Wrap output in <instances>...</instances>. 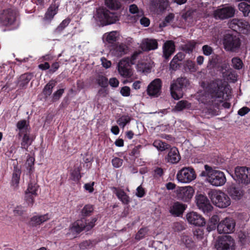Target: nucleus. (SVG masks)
Listing matches in <instances>:
<instances>
[{
    "label": "nucleus",
    "instance_id": "nucleus-1",
    "mask_svg": "<svg viewBox=\"0 0 250 250\" xmlns=\"http://www.w3.org/2000/svg\"><path fill=\"white\" fill-rule=\"evenodd\" d=\"M227 88L221 80L211 81L207 85L205 93L200 97L201 102L208 105H213L216 99H223L224 94L227 93Z\"/></svg>",
    "mask_w": 250,
    "mask_h": 250
},
{
    "label": "nucleus",
    "instance_id": "nucleus-2",
    "mask_svg": "<svg viewBox=\"0 0 250 250\" xmlns=\"http://www.w3.org/2000/svg\"><path fill=\"white\" fill-rule=\"evenodd\" d=\"M189 85V80L185 77L178 78L173 81L170 85V91L172 97L175 100L182 98L184 90Z\"/></svg>",
    "mask_w": 250,
    "mask_h": 250
},
{
    "label": "nucleus",
    "instance_id": "nucleus-3",
    "mask_svg": "<svg viewBox=\"0 0 250 250\" xmlns=\"http://www.w3.org/2000/svg\"><path fill=\"white\" fill-rule=\"evenodd\" d=\"M208 194L212 203L218 208H226L231 204L229 196L221 190H211Z\"/></svg>",
    "mask_w": 250,
    "mask_h": 250
},
{
    "label": "nucleus",
    "instance_id": "nucleus-4",
    "mask_svg": "<svg viewBox=\"0 0 250 250\" xmlns=\"http://www.w3.org/2000/svg\"><path fill=\"white\" fill-rule=\"evenodd\" d=\"M97 218L94 217L90 220H84L81 218L74 222L70 226V230L73 233L79 234L85 230L88 231L91 230L95 225Z\"/></svg>",
    "mask_w": 250,
    "mask_h": 250
},
{
    "label": "nucleus",
    "instance_id": "nucleus-5",
    "mask_svg": "<svg viewBox=\"0 0 250 250\" xmlns=\"http://www.w3.org/2000/svg\"><path fill=\"white\" fill-rule=\"evenodd\" d=\"M97 18L101 24L106 25L115 23L119 20V16L116 12H111L105 8L97 10Z\"/></svg>",
    "mask_w": 250,
    "mask_h": 250
},
{
    "label": "nucleus",
    "instance_id": "nucleus-6",
    "mask_svg": "<svg viewBox=\"0 0 250 250\" xmlns=\"http://www.w3.org/2000/svg\"><path fill=\"white\" fill-rule=\"evenodd\" d=\"M223 44L226 51L237 52L240 48L241 42L238 36L226 34L224 37Z\"/></svg>",
    "mask_w": 250,
    "mask_h": 250
},
{
    "label": "nucleus",
    "instance_id": "nucleus-7",
    "mask_svg": "<svg viewBox=\"0 0 250 250\" xmlns=\"http://www.w3.org/2000/svg\"><path fill=\"white\" fill-rule=\"evenodd\" d=\"M234 179L239 184L248 185L250 184V167L237 166L234 169Z\"/></svg>",
    "mask_w": 250,
    "mask_h": 250
},
{
    "label": "nucleus",
    "instance_id": "nucleus-8",
    "mask_svg": "<svg viewBox=\"0 0 250 250\" xmlns=\"http://www.w3.org/2000/svg\"><path fill=\"white\" fill-rule=\"evenodd\" d=\"M229 26L237 33L248 34L250 32V25L245 20L233 19L229 22Z\"/></svg>",
    "mask_w": 250,
    "mask_h": 250
},
{
    "label": "nucleus",
    "instance_id": "nucleus-9",
    "mask_svg": "<svg viewBox=\"0 0 250 250\" xmlns=\"http://www.w3.org/2000/svg\"><path fill=\"white\" fill-rule=\"evenodd\" d=\"M176 177L179 182L188 183L196 178V174L193 168L184 167L178 172Z\"/></svg>",
    "mask_w": 250,
    "mask_h": 250
},
{
    "label": "nucleus",
    "instance_id": "nucleus-10",
    "mask_svg": "<svg viewBox=\"0 0 250 250\" xmlns=\"http://www.w3.org/2000/svg\"><path fill=\"white\" fill-rule=\"evenodd\" d=\"M17 15V11L13 8L3 10L0 14V23L3 26L13 24L16 21Z\"/></svg>",
    "mask_w": 250,
    "mask_h": 250
},
{
    "label": "nucleus",
    "instance_id": "nucleus-11",
    "mask_svg": "<svg viewBox=\"0 0 250 250\" xmlns=\"http://www.w3.org/2000/svg\"><path fill=\"white\" fill-rule=\"evenodd\" d=\"M196 203L198 208L208 216L210 215V213L213 209V207L210 203L208 197L203 194L197 195L195 197Z\"/></svg>",
    "mask_w": 250,
    "mask_h": 250
},
{
    "label": "nucleus",
    "instance_id": "nucleus-12",
    "mask_svg": "<svg viewBox=\"0 0 250 250\" xmlns=\"http://www.w3.org/2000/svg\"><path fill=\"white\" fill-rule=\"evenodd\" d=\"M215 247L217 250H235V242L230 236H223L219 238Z\"/></svg>",
    "mask_w": 250,
    "mask_h": 250
},
{
    "label": "nucleus",
    "instance_id": "nucleus-13",
    "mask_svg": "<svg viewBox=\"0 0 250 250\" xmlns=\"http://www.w3.org/2000/svg\"><path fill=\"white\" fill-rule=\"evenodd\" d=\"M235 226V221L227 217L219 223L217 225V230L219 233H230L234 230Z\"/></svg>",
    "mask_w": 250,
    "mask_h": 250
},
{
    "label": "nucleus",
    "instance_id": "nucleus-14",
    "mask_svg": "<svg viewBox=\"0 0 250 250\" xmlns=\"http://www.w3.org/2000/svg\"><path fill=\"white\" fill-rule=\"evenodd\" d=\"M194 193V188L190 186L179 187L176 189L177 199L185 202H188Z\"/></svg>",
    "mask_w": 250,
    "mask_h": 250
},
{
    "label": "nucleus",
    "instance_id": "nucleus-15",
    "mask_svg": "<svg viewBox=\"0 0 250 250\" xmlns=\"http://www.w3.org/2000/svg\"><path fill=\"white\" fill-rule=\"evenodd\" d=\"M208 181L213 186H221L225 184L226 178L223 172L213 169Z\"/></svg>",
    "mask_w": 250,
    "mask_h": 250
},
{
    "label": "nucleus",
    "instance_id": "nucleus-16",
    "mask_svg": "<svg viewBox=\"0 0 250 250\" xmlns=\"http://www.w3.org/2000/svg\"><path fill=\"white\" fill-rule=\"evenodd\" d=\"M131 64L128 59H122L118 64V70L119 74L124 78H130L132 75Z\"/></svg>",
    "mask_w": 250,
    "mask_h": 250
},
{
    "label": "nucleus",
    "instance_id": "nucleus-17",
    "mask_svg": "<svg viewBox=\"0 0 250 250\" xmlns=\"http://www.w3.org/2000/svg\"><path fill=\"white\" fill-rule=\"evenodd\" d=\"M235 9L231 6H226L218 8L214 12V17L216 19L224 20L233 17Z\"/></svg>",
    "mask_w": 250,
    "mask_h": 250
},
{
    "label": "nucleus",
    "instance_id": "nucleus-18",
    "mask_svg": "<svg viewBox=\"0 0 250 250\" xmlns=\"http://www.w3.org/2000/svg\"><path fill=\"white\" fill-rule=\"evenodd\" d=\"M167 150H168V153L165 156V161L171 164H177L181 158L178 149L175 146H170Z\"/></svg>",
    "mask_w": 250,
    "mask_h": 250
},
{
    "label": "nucleus",
    "instance_id": "nucleus-19",
    "mask_svg": "<svg viewBox=\"0 0 250 250\" xmlns=\"http://www.w3.org/2000/svg\"><path fill=\"white\" fill-rule=\"evenodd\" d=\"M162 81L160 79H156L148 85L147 94L151 96L158 97L160 94Z\"/></svg>",
    "mask_w": 250,
    "mask_h": 250
},
{
    "label": "nucleus",
    "instance_id": "nucleus-20",
    "mask_svg": "<svg viewBox=\"0 0 250 250\" xmlns=\"http://www.w3.org/2000/svg\"><path fill=\"white\" fill-rule=\"evenodd\" d=\"M128 50V46L123 43H115L111 45L110 49L111 55L118 58L121 57L126 54Z\"/></svg>",
    "mask_w": 250,
    "mask_h": 250
},
{
    "label": "nucleus",
    "instance_id": "nucleus-21",
    "mask_svg": "<svg viewBox=\"0 0 250 250\" xmlns=\"http://www.w3.org/2000/svg\"><path fill=\"white\" fill-rule=\"evenodd\" d=\"M188 221L195 226H203L206 224L204 217L196 212H190L187 214Z\"/></svg>",
    "mask_w": 250,
    "mask_h": 250
},
{
    "label": "nucleus",
    "instance_id": "nucleus-22",
    "mask_svg": "<svg viewBox=\"0 0 250 250\" xmlns=\"http://www.w3.org/2000/svg\"><path fill=\"white\" fill-rule=\"evenodd\" d=\"M59 6V3L52 2L45 13L43 21L47 23H50L55 15L58 13Z\"/></svg>",
    "mask_w": 250,
    "mask_h": 250
},
{
    "label": "nucleus",
    "instance_id": "nucleus-23",
    "mask_svg": "<svg viewBox=\"0 0 250 250\" xmlns=\"http://www.w3.org/2000/svg\"><path fill=\"white\" fill-rule=\"evenodd\" d=\"M175 51V45L172 40L166 41L163 46V57L168 60Z\"/></svg>",
    "mask_w": 250,
    "mask_h": 250
},
{
    "label": "nucleus",
    "instance_id": "nucleus-24",
    "mask_svg": "<svg viewBox=\"0 0 250 250\" xmlns=\"http://www.w3.org/2000/svg\"><path fill=\"white\" fill-rule=\"evenodd\" d=\"M110 189L123 204H129L130 202V198L123 189L115 187H111Z\"/></svg>",
    "mask_w": 250,
    "mask_h": 250
},
{
    "label": "nucleus",
    "instance_id": "nucleus-25",
    "mask_svg": "<svg viewBox=\"0 0 250 250\" xmlns=\"http://www.w3.org/2000/svg\"><path fill=\"white\" fill-rule=\"evenodd\" d=\"M186 55L183 52H178L174 56L169 64V68L173 71L179 69L182 64V62Z\"/></svg>",
    "mask_w": 250,
    "mask_h": 250
},
{
    "label": "nucleus",
    "instance_id": "nucleus-26",
    "mask_svg": "<svg viewBox=\"0 0 250 250\" xmlns=\"http://www.w3.org/2000/svg\"><path fill=\"white\" fill-rule=\"evenodd\" d=\"M21 173V168L18 167L17 164L14 165L12 179L10 182L11 187L14 189H17L19 186Z\"/></svg>",
    "mask_w": 250,
    "mask_h": 250
},
{
    "label": "nucleus",
    "instance_id": "nucleus-27",
    "mask_svg": "<svg viewBox=\"0 0 250 250\" xmlns=\"http://www.w3.org/2000/svg\"><path fill=\"white\" fill-rule=\"evenodd\" d=\"M187 208V205L179 202H176L170 207L169 212L174 216H180L183 215Z\"/></svg>",
    "mask_w": 250,
    "mask_h": 250
},
{
    "label": "nucleus",
    "instance_id": "nucleus-28",
    "mask_svg": "<svg viewBox=\"0 0 250 250\" xmlns=\"http://www.w3.org/2000/svg\"><path fill=\"white\" fill-rule=\"evenodd\" d=\"M50 219V215L46 213L41 215H35L31 218L29 225L32 227H37Z\"/></svg>",
    "mask_w": 250,
    "mask_h": 250
},
{
    "label": "nucleus",
    "instance_id": "nucleus-29",
    "mask_svg": "<svg viewBox=\"0 0 250 250\" xmlns=\"http://www.w3.org/2000/svg\"><path fill=\"white\" fill-rule=\"evenodd\" d=\"M33 77V75L30 73H25L22 74L18 79L17 85L20 89L26 88L28 83Z\"/></svg>",
    "mask_w": 250,
    "mask_h": 250
},
{
    "label": "nucleus",
    "instance_id": "nucleus-30",
    "mask_svg": "<svg viewBox=\"0 0 250 250\" xmlns=\"http://www.w3.org/2000/svg\"><path fill=\"white\" fill-rule=\"evenodd\" d=\"M228 192L233 199L239 200L243 195L240 188L235 185L232 184L228 188Z\"/></svg>",
    "mask_w": 250,
    "mask_h": 250
},
{
    "label": "nucleus",
    "instance_id": "nucleus-31",
    "mask_svg": "<svg viewBox=\"0 0 250 250\" xmlns=\"http://www.w3.org/2000/svg\"><path fill=\"white\" fill-rule=\"evenodd\" d=\"M220 220L219 216L218 215H213L209 219L207 226V230L210 232L217 229V225Z\"/></svg>",
    "mask_w": 250,
    "mask_h": 250
},
{
    "label": "nucleus",
    "instance_id": "nucleus-32",
    "mask_svg": "<svg viewBox=\"0 0 250 250\" xmlns=\"http://www.w3.org/2000/svg\"><path fill=\"white\" fill-rule=\"evenodd\" d=\"M94 208L93 205L91 204L85 205L81 211V218H84V220H90L91 218L88 219L87 217L91 216L94 211ZM94 217H92L93 218Z\"/></svg>",
    "mask_w": 250,
    "mask_h": 250
},
{
    "label": "nucleus",
    "instance_id": "nucleus-33",
    "mask_svg": "<svg viewBox=\"0 0 250 250\" xmlns=\"http://www.w3.org/2000/svg\"><path fill=\"white\" fill-rule=\"evenodd\" d=\"M21 140V148L28 151V147L32 144L33 140L30 137V134L27 132L23 133Z\"/></svg>",
    "mask_w": 250,
    "mask_h": 250
},
{
    "label": "nucleus",
    "instance_id": "nucleus-34",
    "mask_svg": "<svg viewBox=\"0 0 250 250\" xmlns=\"http://www.w3.org/2000/svg\"><path fill=\"white\" fill-rule=\"evenodd\" d=\"M16 126L20 131L18 136L20 138L22 136L23 133L27 132L29 125L25 120H21L18 122Z\"/></svg>",
    "mask_w": 250,
    "mask_h": 250
},
{
    "label": "nucleus",
    "instance_id": "nucleus-35",
    "mask_svg": "<svg viewBox=\"0 0 250 250\" xmlns=\"http://www.w3.org/2000/svg\"><path fill=\"white\" fill-rule=\"evenodd\" d=\"M152 145L160 151H164L168 149L170 147V145L163 142L160 140H156L153 143Z\"/></svg>",
    "mask_w": 250,
    "mask_h": 250
},
{
    "label": "nucleus",
    "instance_id": "nucleus-36",
    "mask_svg": "<svg viewBox=\"0 0 250 250\" xmlns=\"http://www.w3.org/2000/svg\"><path fill=\"white\" fill-rule=\"evenodd\" d=\"M191 106V103L188 101L186 100H181L176 104L174 109L177 111H181L184 109H189Z\"/></svg>",
    "mask_w": 250,
    "mask_h": 250
},
{
    "label": "nucleus",
    "instance_id": "nucleus-37",
    "mask_svg": "<svg viewBox=\"0 0 250 250\" xmlns=\"http://www.w3.org/2000/svg\"><path fill=\"white\" fill-rule=\"evenodd\" d=\"M129 11L131 14H136L134 16V20L135 21H138L139 18L144 15V12L142 10H139L138 6L135 4H131L129 7Z\"/></svg>",
    "mask_w": 250,
    "mask_h": 250
},
{
    "label": "nucleus",
    "instance_id": "nucleus-38",
    "mask_svg": "<svg viewBox=\"0 0 250 250\" xmlns=\"http://www.w3.org/2000/svg\"><path fill=\"white\" fill-rule=\"evenodd\" d=\"M81 170L82 167L80 166L74 167L71 172V176L72 180L76 182L80 181L83 175V173H81Z\"/></svg>",
    "mask_w": 250,
    "mask_h": 250
},
{
    "label": "nucleus",
    "instance_id": "nucleus-39",
    "mask_svg": "<svg viewBox=\"0 0 250 250\" xmlns=\"http://www.w3.org/2000/svg\"><path fill=\"white\" fill-rule=\"evenodd\" d=\"M55 86V82L53 80L50 81L44 87L42 93L45 97L47 98L52 92L53 88Z\"/></svg>",
    "mask_w": 250,
    "mask_h": 250
},
{
    "label": "nucleus",
    "instance_id": "nucleus-40",
    "mask_svg": "<svg viewBox=\"0 0 250 250\" xmlns=\"http://www.w3.org/2000/svg\"><path fill=\"white\" fill-rule=\"evenodd\" d=\"M39 188V186L36 182L30 180L28 183L27 188L25 191L32 193L35 196H38L37 191Z\"/></svg>",
    "mask_w": 250,
    "mask_h": 250
},
{
    "label": "nucleus",
    "instance_id": "nucleus-41",
    "mask_svg": "<svg viewBox=\"0 0 250 250\" xmlns=\"http://www.w3.org/2000/svg\"><path fill=\"white\" fill-rule=\"evenodd\" d=\"M105 3L107 7L112 10H118L121 7L119 0H105Z\"/></svg>",
    "mask_w": 250,
    "mask_h": 250
},
{
    "label": "nucleus",
    "instance_id": "nucleus-42",
    "mask_svg": "<svg viewBox=\"0 0 250 250\" xmlns=\"http://www.w3.org/2000/svg\"><path fill=\"white\" fill-rule=\"evenodd\" d=\"M71 21V19L69 17H67L63 20L55 29V32L57 34L61 33L64 29V28L68 25Z\"/></svg>",
    "mask_w": 250,
    "mask_h": 250
},
{
    "label": "nucleus",
    "instance_id": "nucleus-43",
    "mask_svg": "<svg viewBox=\"0 0 250 250\" xmlns=\"http://www.w3.org/2000/svg\"><path fill=\"white\" fill-rule=\"evenodd\" d=\"M181 240L186 247L189 249H191L195 247V243L190 236L184 235L182 236Z\"/></svg>",
    "mask_w": 250,
    "mask_h": 250
},
{
    "label": "nucleus",
    "instance_id": "nucleus-44",
    "mask_svg": "<svg viewBox=\"0 0 250 250\" xmlns=\"http://www.w3.org/2000/svg\"><path fill=\"white\" fill-rule=\"evenodd\" d=\"M146 50H154L158 48V42L155 40H149L144 44Z\"/></svg>",
    "mask_w": 250,
    "mask_h": 250
},
{
    "label": "nucleus",
    "instance_id": "nucleus-45",
    "mask_svg": "<svg viewBox=\"0 0 250 250\" xmlns=\"http://www.w3.org/2000/svg\"><path fill=\"white\" fill-rule=\"evenodd\" d=\"M97 83L103 88H106L108 86V79L102 75H98L96 79Z\"/></svg>",
    "mask_w": 250,
    "mask_h": 250
},
{
    "label": "nucleus",
    "instance_id": "nucleus-46",
    "mask_svg": "<svg viewBox=\"0 0 250 250\" xmlns=\"http://www.w3.org/2000/svg\"><path fill=\"white\" fill-rule=\"evenodd\" d=\"M239 9L241 11L244 16H248L250 12V5L245 2H242L238 5Z\"/></svg>",
    "mask_w": 250,
    "mask_h": 250
},
{
    "label": "nucleus",
    "instance_id": "nucleus-47",
    "mask_svg": "<svg viewBox=\"0 0 250 250\" xmlns=\"http://www.w3.org/2000/svg\"><path fill=\"white\" fill-rule=\"evenodd\" d=\"M131 121V118L128 115H122L117 121V124L122 128L128 124Z\"/></svg>",
    "mask_w": 250,
    "mask_h": 250
},
{
    "label": "nucleus",
    "instance_id": "nucleus-48",
    "mask_svg": "<svg viewBox=\"0 0 250 250\" xmlns=\"http://www.w3.org/2000/svg\"><path fill=\"white\" fill-rule=\"evenodd\" d=\"M154 5L158 7L160 11L166 10L168 6L167 0H155Z\"/></svg>",
    "mask_w": 250,
    "mask_h": 250
},
{
    "label": "nucleus",
    "instance_id": "nucleus-49",
    "mask_svg": "<svg viewBox=\"0 0 250 250\" xmlns=\"http://www.w3.org/2000/svg\"><path fill=\"white\" fill-rule=\"evenodd\" d=\"M117 32L116 31L110 32L107 35L106 41L109 44L113 45L115 42L118 40V37L116 36Z\"/></svg>",
    "mask_w": 250,
    "mask_h": 250
},
{
    "label": "nucleus",
    "instance_id": "nucleus-50",
    "mask_svg": "<svg viewBox=\"0 0 250 250\" xmlns=\"http://www.w3.org/2000/svg\"><path fill=\"white\" fill-rule=\"evenodd\" d=\"M32 193L25 191L24 199L29 206L32 207L34 203V198L36 197Z\"/></svg>",
    "mask_w": 250,
    "mask_h": 250
},
{
    "label": "nucleus",
    "instance_id": "nucleus-51",
    "mask_svg": "<svg viewBox=\"0 0 250 250\" xmlns=\"http://www.w3.org/2000/svg\"><path fill=\"white\" fill-rule=\"evenodd\" d=\"M196 43L194 42H190L187 44L184 45L182 49L187 53H191L193 49L195 48Z\"/></svg>",
    "mask_w": 250,
    "mask_h": 250
},
{
    "label": "nucleus",
    "instance_id": "nucleus-52",
    "mask_svg": "<svg viewBox=\"0 0 250 250\" xmlns=\"http://www.w3.org/2000/svg\"><path fill=\"white\" fill-rule=\"evenodd\" d=\"M233 67L237 70L241 69L243 66L242 61L238 57H234L231 60Z\"/></svg>",
    "mask_w": 250,
    "mask_h": 250
},
{
    "label": "nucleus",
    "instance_id": "nucleus-53",
    "mask_svg": "<svg viewBox=\"0 0 250 250\" xmlns=\"http://www.w3.org/2000/svg\"><path fill=\"white\" fill-rule=\"evenodd\" d=\"M147 233L146 228H141L135 235V239L140 240L143 239Z\"/></svg>",
    "mask_w": 250,
    "mask_h": 250
},
{
    "label": "nucleus",
    "instance_id": "nucleus-54",
    "mask_svg": "<svg viewBox=\"0 0 250 250\" xmlns=\"http://www.w3.org/2000/svg\"><path fill=\"white\" fill-rule=\"evenodd\" d=\"M141 53L142 51H136L132 54L130 57H126L125 58V59H128V62H129L132 65L134 64L139 55Z\"/></svg>",
    "mask_w": 250,
    "mask_h": 250
},
{
    "label": "nucleus",
    "instance_id": "nucleus-55",
    "mask_svg": "<svg viewBox=\"0 0 250 250\" xmlns=\"http://www.w3.org/2000/svg\"><path fill=\"white\" fill-rule=\"evenodd\" d=\"M204 167L205 171H202L200 174V176L202 177H208V180L209 179L210 174L211 173L213 168L208 165H205Z\"/></svg>",
    "mask_w": 250,
    "mask_h": 250
},
{
    "label": "nucleus",
    "instance_id": "nucleus-56",
    "mask_svg": "<svg viewBox=\"0 0 250 250\" xmlns=\"http://www.w3.org/2000/svg\"><path fill=\"white\" fill-rule=\"evenodd\" d=\"M64 92V89H59L55 91L52 95V99L54 101H58L62 97Z\"/></svg>",
    "mask_w": 250,
    "mask_h": 250
},
{
    "label": "nucleus",
    "instance_id": "nucleus-57",
    "mask_svg": "<svg viewBox=\"0 0 250 250\" xmlns=\"http://www.w3.org/2000/svg\"><path fill=\"white\" fill-rule=\"evenodd\" d=\"M111 163L113 167L118 168L122 166L123 160L120 158L115 157L112 159Z\"/></svg>",
    "mask_w": 250,
    "mask_h": 250
},
{
    "label": "nucleus",
    "instance_id": "nucleus-58",
    "mask_svg": "<svg viewBox=\"0 0 250 250\" xmlns=\"http://www.w3.org/2000/svg\"><path fill=\"white\" fill-rule=\"evenodd\" d=\"M25 211L24 208L21 206H17L13 210L15 216H21Z\"/></svg>",
    "mask_w": 250,
    "mask_h": 250
},
{
    "label": "nucleus",
    "instance_id": "nucleus-59",
    "mask_svg": "<svg viewBox=\"0 0 250 250\" xmlns=\"http://www.w3.org/2000/svg\"><path fill=\"white\" fill-rule=\"evenodd\" d=\"M60 66V62H53L50 66V69L48 70L49 74H53L58 70Z\"/></svg>",
    "mask_w": 250,
    "mask_h": 250
},
{
    "label": "nucleus",
    "instance_id": "nucleus-60",
    "mask_svg": "<svg viewBox=\"0 0 250 250\" xmlns=\"http://www.w3.org/2000/svg\"><path fill=\"white\" fill-rule=\"evenodd\" d=\"M219 56L218 55L214 54L209 59L208 64L212 67L215 66L218 62Z\"/></svg>",
    "mask_w": 250,
    "mask_h": 250
},
{
    "label": "nucleus",
    "instance_id": "nucleus-61",
    "mask_svg": "<svg viewBox=\"0 0 250 250\" xmlns=\"http://www.w3.org/2000/svg\"><path fill=\"white\" fill-rule=\"evenodd\" d=\"M193 234L197 239H201L204 237V231L202 228H198L194 231Z\"/></svg>",
    "mask_w": 250,
    "mask_h": 250
},
{
    "label": "nucleus",
    "instance_id": "nucleus-62",
    "mask_svg": "<svg viewBox=\"0 0 250 250\" xmlns=\"http://www.w3.org/2000/svg\"><path fill=\"white\" fill-rule=\"evenodd\" d=\"M203 53L206 56H209L213 52V49L211 47L208 45H204L202 47Z\"/></svg>",
    "mask_w": 250,
    "mask_h": 250
},
{
    "label": "nucleus",
    "instance_id": "nucleus-63",
    "mask_svg": "<svg viewBox=\"0 0 250 250\" xmlns=\"http://www.w3.org/2000/svg\"><path fill=\"white\" fill-rule=\"evenodd\" d=\"M140 24L144 27H147L150 24V20L148 18L145 17L143 16L139 18Z\"/></svg>",
    "mask_w": 250,
    "mask_h": 250
},
{
    "label": "nucleus",
    "instance_id": "nucleus-64",
    "mask_svg": "<svg viewBox=\"0 0 250 250\" xmlns=\"http://www.w3.org/2000/svg\"><path fill=\"white\" fill-rule=\"evenodd\" d=\"M174 15L172 13L169 14L167 16L163 22V24L164 26H166L167 24L170 22H171L174 19Z\"/></svg>",
    "mask_w": 250,
    "mask_h": 250
}]
</instances>
